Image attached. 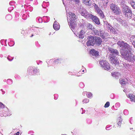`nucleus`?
Returning <instances> with one entry per match:
<instances>
[{"instance_id": "72a5a7b5", "label": "nucleus", "mask_w": 135, "mask_h": 135, "mask_svg": "<svg viewBox=\"0 0 135 135\" xmlns=\"http://www.w3.org/2000/svg\"><path fill=\"white\" fill-rule=\"evenodd\" d=\"M60 59H57L56 60L54 61V62L56 63H58L59 61H60Z\"/></svg>"}, {"instance_id": "6e6552de", "label": "nucleus", "mask_w": 135, "mask_h": 135, "mask_svg": "<svg viewBox=\"0 0 135 135\" xmlns=\"http://www.w3.org/2000/svg\"><path fill=\"white\" fill-rule=\"evenodd\" d=\"M93 32L95 35L100 36L103 38H104L105 32L103 30H97L96 29H95Z\"/></svg>"}, {"instance_id": "f03ea898", "label": "nucleus", "mask_w": 135, "mask_h": 135, "mask_svg": "<svg viewBox=\"0 0 135 135\" xmlns=\"http://www.w3.org/2000/svg\"><path fill=\"white\" fill-rule=\"evenodd\" d=\"M122 7V12L125 16L126 18L131 19L132 16V11L126 5H124Z\"/></svg>"}, {"instance_id": "6ab92c4d", "label": "nucleus", "mask_w": 135, "mask_h": 135, "mask_svg": "<svg viewBox=\"0 0 135 135\" xmlns=\"http://www.w3.org/2000/svg\"><path fill=\"white\" fill-rule=\"evenodd\" d=\"M130 40L132 44L133 45L134 47L135 48V36H131L130 38Z\"/></svg>"}, {"instance_id": "a878e982", "label": "nucleus", "mask_w": 135, "mask_h": 135, "mask_svg": "<svg viewBox=\"0 0 135 135\" xmlns=\"http://www.w3.org/2000/svg\"><path fill=\"white\" fill-rule=\"evenodd\" d=\"M120 83L123 86H124L127 83V81H125L124 79H120Z\"/></svg>"}, {"instance_id": "423d86ee", "label": "nucleus", "mask_w": 135, "mask_h": 135, "mask_svg": "<svg viewBox=\"0 0 135 135\" xmlns=\"http://www.w3.org/2000/svg\"><path fill=\"white\" fill-rule=\"evenodd\" d=\"M108 51L110 52L109 56H115L119 55V53L118 51L116 49H114L109 47L108 48Z\"/></svg>"}, {"instance_id": "cd10ccee", "label": "nucleus", "mask_w": 135, "mask_h": 135, "mask_svg": "<svg viewBox=\"0 0 135 135\" xmlns=\"http://www.w3.org/2000/svg\"><path fill=\"white\" fill-rule=\"evenodd\" d=\"M106 64H104V65L103 66V68H104V69L105 70H108L110 68V67H109V64L108 63V64L107 65Z\"/></svg>"}, {"instance_id": "1a4fd4ad", "label": "nucleus", "mask_w": 135, "mask_h": 135, "mask_svg": "<svg viewBox=\"0 0 135 135\" xmlns=\"http://www.w3.org/2000/svg\"><path fill=\"white\" fill-rule=\"evenodd\" d=\"M108 59L112 64L115 65L118 64H119V61L116 56H109Z\"/></svg>"}, {"instance_id": "c85d7f7f", "label": "nucleus", "mask_w": 135, "mask_h": 135, "mask_svg": "<svg viewBox=\"0 0 135 135\" xmlns=\"http://www.w3.org/2000/svg\"><path fill=\"white\" fill-rule=\"evenodd\" d=\"M89 100L87 99H85L83 100V103H87L89 102Z\"/></svg>"}, {"instance_id": "09e8293b", "label": "nucleus", "mask_w": 135, "mask_h": 135, "mask_svg": "<svg viewBox=\"0 0 135 135\" xmlns=\"http://www.w3.org/2000/svg\"><path fill=\"white\" fill-rule=\"evenodd\" d=\"M81 109H83V108H81Z\"/></svg>"}, {"instance_id": "9d476101", "label": "nucleus", "mask_w": 135, "mask_h": 135, "mask_svg": "<svg viewBox=\"0 0 135 135\" xmlns=\"http://www.w3.org/2000/svg\"><path fill=\"white\" fill-rule=\"evenodd\" d=\"M90 16L89 18H91L96 24L98 25L100 24V22L99 20L97 17L93 15L92 14Z\"/></svg>"}, {"instance_id": "8fccbe9b", "label": "nucleus", "mask_w": 135, "mask_h": 135, "mask_svg": "<svg viewBox=\"0 0 135 135\" xmlns=\"http://www.w3.org/2000/svg\"><path fill=\"white\" fill-rule=\"evenodd\" d=\"M29 70V69H28V70Z\"/></svg>"}, {"instance_id": "412c9836", "label": "nucleus", "mask_w": 135, "mask_h": 135, "mask_svg": "<svg viewBox=\"0 0 135 135\" xmlns=\"http://www.w3.org/2000/svg\"><path fill=\"white\" fill-rule=\"evenodd\" d=\"M105 64L107 65V64H108V62L105 60H102L99 62V64L100 65V66L103 68L104 65Z\"/></svg>"}, {"instance_id": "dca6fc26", "label": "nucleus", "mask_w": 135, "mask_h": 135, "mask_svg": "<svg viewBox=\"0 0 135 135\" xmlns=\"http://www.w3.org/2000/svg\"><path fill=\"white\" fill-rule=\"evenodd\" d=\"M53 28L56 30H58L60 28V26L59 23L55 21L53 24Z\"/></svg>"}, {"instance_id": "ddd939ff", "label": "nucleus", "mask_w": 135, "mask_h": 135, "mask_svg": "<svg viewBox=\"0 0 135 135\" xmlns=\"http://www.w3.org/2000/svg\"><path fill=\"white\" fill-rule=\"evenodd\" d=\"M68 14L69 16L67 18L68 20L69 19V21L76 20V16L75 14L70 12Z\"/></svg>"}, {"instance_id": "a18cd8bd", "label": "nucleus", "mask_w": 135, "mask_h": 135, "mask_svg": "<svg viewBox=\"0 0 135 135\" xmlns=\"http://www.w3.org/2000/svg\"><path fill=\"white\" fill-rule=\"evenodd\" d=\"M10 80V79H8V80H7V81H8V80Z\"/></svg>"}, {"instance_id": "c9c22d12", "label": "nucleus", "mask_w": 135, "mask_h": 135, "mask_svg": "<svg viewBox=\"0 0 135 135\" xmlns=\"http://www.w3.org/2000/svg\"><path fill=\"white\" fill-rule=\"evenodd\" d=\"M104 24L106 25V26H107V24L108 23V22L106 21H105V22H104Z\"/></svg>"}, {"instance_id": "bb28decb", "label": "nucleus", "mask_w": 135, "mask_h": 135, "mask_svg": "<svg viewBox=\"0 0 135 135\" xmlns=\"http://www.w3.org/2000/svg\"><path fill=\"white\" fill-rule=\"evenodd\" d=\"M93 6H94L95 11L96 12H97V11H98L100 9V8L95 3H94L93 4Z\"/></svg>"}, {"instance_id": "20e7f679", "label": "nucleus", "mask_w": 135, "mask_h": 135, "mask_svg": "<svg viewBox=\"0 0 135 135\" xmlns=\"http://www.w3.org/2000/svg\"><path fill=\"white\" fill-rule=\"evenodd\" d=\"M79 12L81 15L86 18H89L91 15L86 10L82 7H80L79 9Z\"/></svg>"}, {"instance_id": "5701e85b", "label": "nucleus", "mask_w": 135, "mask_h": 135, "mask_svg": "<svg viewBox=\"0 0 135 135\" xmlns=\"http://www.w3.org/2000/svg\"><path fill=\"white\" fill-rule=\"evenodd\" d=\"M87 27L88 29H90L93 30V31L95 29L94 28V26L90 23H88L87 24Z\"/></svg>"}, {"instance_id": "37998d69", "label": "nucleus", "mask_w": 135, "mask_h": 135, "mask_svg": "<svg viewBox=\"0 0 135 135\" xmlns=\"http://www.w3.org/2000/svg\"><path fill=\"white\" fill-rule=\"evenodd\" d=\"M33 36V35H32L31 36V37H32Z\"/></svg>"}, {"instance_id": "7ed1b4c3", "label": "nucleus", "mask_w": 135, "mask_h": 135, "mask_svg": "<svg viewBox=\"0 0 135 135\" xmlns=\"http://www.w3.org/2000/svg\"><path fill=\"white\" fill-rule=\"evenodd\" d=\"M110 8L115 15H119L120 14L121 11L119 7L116 4L112 3L110 5Z\"/></svg>"}, {"instance_id": "4be33fe9", "label": "nucleus", "mask_w": 135, "mask_h": 135, "mask_svg": "<svg viewBox=\"0 0 135 135\" xmlns=\"http://www.w3.org/2000/svg\"><path fill=\"white\" fill-rule=\"evenodd\" d=\"M128 96L130 98L131 101H135V96L134 95L131 94H129Z\"/></svg>"}, {"instance_id": "0eeeda50", "label": "nucleus", "mask_w": 135, "mask_h": 135, "mask_svg": "<svg viewBox=\"0 0 135 135\" xmlns=\"http://www.w3.org/2000/svg\"><path fill=\"white\" fill-rule=\"evenodd\" d=\"M88 40L86 44L88 46H93L94 44V36H89L88 37Z\"/></svg>"}, {"instance_id": "e433bc0d", "label": "nucleus", "mask_w": 135, "mask_h": 135, "mask_svg": "<svg viewBox=\"0 0 135 135\" xmlns=\"http://www.w3.org/2000/svg\"><path fill=\"white\" fill-rule=\"evenodd\" d=\"M108 128H109L108 127H106V129L107 130H109Z\"/></svg>"}, {"instance_id": "c03bdc74", "label": "nucleus", "mask_w": 135, "mask_h": 135, "mask_svg": "<svg viewBox=\"0 0 135 135\" xmlns=\"http://www.w3.org/2000/svg\"><path fill=\"white\" fill-rule=\"evenodd\" d=\"M85 92H83V94H85Z\"/></svg>"}, {"instance_id": "393cba45", "label": "nucleus", "mask_w": 135, "mask_h": 135, "mask_svg": "<svg viewBox=\"0 0 135 135\" xmlns=\"http://www.w3.org/2000/svg\"><path fill=\"white\" fill-rule=\"evenodd\" d=\"M122 121V119L121 117H119L117 120V124L118 126H120L121 124V122Z\"/></svg>"}, {"instance_id": "ea45409f", "label": "nucleus", "mask_w": 135, "mask_h": 135, "mask_svg": "<svg viewBox=\"0 0 135 135\" xmlns=\"http://www.w3.org/2000/svg\"><path fill=\"white\" fill-rule=\"evenodd\" d=\"M8 59L9 61H11V60H10V59L8 58Z\"/></svg>"}, {"instance_id": "4468645a", "label": "nucleus", "mask_w": 135, "mask_h": 135, "mask_svg": "<svg viewBox=\"0 0 135 135\" xmlns=\"http://www.w3.org/2000/svg\"><path fill=\"white\" fill-rule=\"evenodd\" d=\"M107 29L112 33H114L115 32V30L114 28L110 23H108L107 25Z\"/></svg>"}, {"instance_id": "79ce46f5", "label": "nucleus", "mask_w": 135, "mask_h": 135, "mask_svg": "<svg viewBox=\"0 0 135 135\" xmlns=\"http://www.w3.org/2000/svg\"><path fill=\"white\" fill-rule=\"evenodd\" d=\"M52 61V60H50V61Z\"/></svg>"}, {"instance_id": "2f4dec72", "label": "nucleus", "mask_w": 135, "mask_h": 135, "mask_svg": "<svg viewBox=\"0 0 135 135\" xmlns=\"http://www.w3.org/2000/svg\"><path fill=\"white\" fill-rule=\"evenodd\" d=\"M4 107V105L2 103L0 102V108H3Z\"/></svg>"}, {"instance_id": "4c0bfd02", "label": "nucleus", "mask_w": 135, "mask_h": 135, "mask_svg": "<svg viewBox=\"0 0 135 135\" xmlns=\"http://www.w3.org/2000/svg\"><path fill=\"white\" fill-rule=\"evenodd\" d=\"M45 17V16H44L43 17H43ZM45 17H46V18H49V17L47 16H46Z\"/></svg>"}, {"instance_id": "39448f33", "label": "nucleus", "mask_w": 135, "mask_h": 135, "mask_svg": "<svg viewBox=\"0 0 135 135\" xmlns=\"http://www.w3.org/2000/svg\"><path fill=\"white\" fill-rule=\"evenodd\" d=\"M118 45L122 47V49L120 50H129L131 47L129 45L126 43H125L123 41H118L117 43Z\"/></svg>"}, {"instance_id": "9b49d317", "label": "nucleus", "mask_w": 135, "mask_h": 135, "mask_svg": "<svg viewBox=\"0 0 135 135\" xmlns=\"http://www.w3.org/2000/svg\"><path fill=\"white\" fill-rule=\"evenodd\" d=\"M102 39L98 37H94V42L95 44L97 46H100L102 42Z\"/></svg>"}, {"instance_id": "2eb2a0df", "label": "nucleus", "mask_w": 135, "mask_h": 135, "mask_svg": "<svg viewBox=\"0 0 135 135\" xmlns=\"http://www.w3.org/2000/svg\"><path fill=\"white\" fill-rule=\"evenodd\" d=\"M90 52L93 56H94L95 57H97L99 56V52L95 50H91Z\"/></svg>"}, {"instance_id": "f3484780", "label": "nucleus", "mask_w": 135, "mask_h": 135, "mask_svg": "<svg viewBox=\"0 0 135 135\" xmlns=\"http://www.w3.org/2000/svg\"><path fill=\"white\" fill-rule=\"evenodd\" d=\"M86 5L88 6H90L92 4L91 0H81Z\"/></svg>"}, {"instance_id": "b1692460", "label": "nucleus", "mask_w": 135, "mask_h": 135, "mask_svg": "<svg viewBox=\"0 0 135 135\" xmlns=\"http://www.w3.org/2000/svg\"><path fill=\"white\" fill-rule=\"evenodd\" d=\"M112 75L114 77H115L116 78H117L119 76H120V74L118 72H114L112 73Z\"/></svg>"}, {"instance_id": "7c9ffc66", "label": "nucleus", "mask_w": 135, "mask_h": 135, "mask_svg": "<svg viewBox=\"0 0 135 135\" xmlns=\"http://www.w3.org/2000/svg\"><path fill=\"white\" fill-rule=\"evenodd\" d=\"M109 102H106L104 105V107L105 108H107L109 107Z\"/></svg>"}, {"instance_id": "de8ad7c7", "label": "nucleus", "mask_w": 135, "mask_h": 135, "mask_svg": "<svg viewBox=\"0 0 135 135\" xmlns=\"http://www.w3.org/2000/svg\"><path fill=\"white\" fill-rule=\"evenodd\" d=\"M83 71L84 72V70H83Z\"/></svg>"}, {"instance_id": "f8f14e48", "label": "nucleus", "mask_w": 135, "mask_h": 135, "mask_svg": "<svg viewBox=\"0 0 135 135\" xmlns=\"http://www.w3.org/2000/svg\"><path fill=\"white\" fill-rule=\"evenodd\" d=\"M69 26L70 28L72 30H74L76 27V20L69 21Z\"/></svg>"}, {"instance_id": "a19ab883", "label": "nucleus", "mask_w": 135, "mask_h": 135, "mask_svg": "<svg viewBox=\"0 0 135 135\" xmlns=\"http://www.w3.org/2000/svg\"><path fill=\"white\" fill-rule=\"evenodd\" d=\"M81 26H84L83 25V24H81Z\"/></svg>"}, {"instance_id": "aec40b11", "label": "nucleus", "mask_w": 135, "mask_h": 135, "mask_svg": "<svg viewBox=\"0 0 135 135\" xmlns=\"http://www.w3.org/2000/svg\"><path fill=\"white\" fill-rule=\"evenodd\" d=\"M101 18H103L104 17V15L103 13V11L101 9L96 12Z\"/></svg>"}, {"instance_id": "f704fd0d", "label": "nucleus", "mask_w": 135, "mask_h": 135, "mask_svg": "<svg viewBox=\"0 0 135 135\" xmlns=\"http://www.w3.org/2000/svg\"><path fill=\"white\" fill-rule=\"evenodd\" d=\"M74 1L76 2L77 4L79 3V0H73Z\"/></svg>"}, {"instance_id": "473e14b6", "label": "nucleus", "mask_w": 135, "mask_h": 135, "mask_svg": "<svg viewBox=\"0 0 135 135\" xmlns=\"http://www.w3.org/2000/svg\"><path fill=\"white\" fill-rule=\"evenodd\" d=\"M135 4V3L133 1H132L131 2V6L133 7Z\"/></svg>"}, {"instance_id": "49530a36", "label": "nucleus", "mask_w": 135, "mask_h": 135, "mask_svg": "<svg viewBox=\"0 0 135 135\" xmlns=\"http://www.w3.org/2000/svg\"><path fill=\"white\" fill-rule=\"evenodd\" d=\"M51 34V33H50L49 34V35H50Z\"/></svg>"}, {"instance_id": "f257e3e1", "label": "nucleus", "mask_w": 135, "mask_h": 135, "mask_svg": "<svg viewBox=\"0 0 135 135\" xmlns=\"http://www.w3.org/2000/svg\"><path fill=\"white\" fill-rule=\"evenodd\" d=\"M132 49L129 50H121L120 52L121 57L129 62H133L135 61V56L131 52Z\"/></svg>"}, {"instance_id": "58836bf2", "label": "nucleus", "mask_w": 135, "mask_h": 135, "mask_svg": "<svg viewBox=\"0 0 135 135\" xmlns=\"http://www.w3.org/2000/svg\"><path fill=\"white\" fill-rule=\"evenodd\" d=\"M133 8L135 9V4L134 5V6L132 7Z\"/></svg>"}, {"instance_id": "c756f323", "label": "nucleus", "mask_w": 135, "mask_h": 135, "mask_svg": "<svg viewBox=\"0 0 135 135\" xmlns=\"http://www.w3.org/2000/svg\"><path fill=\"white\" fill-rule=\"evenodd\" d=\"M86 95L88 98H91V97L92 96V95L91 94V93H88V94H86Z\"/></svg>"}, {"instance_id": "a211bd4d", "label": "nucleus", "mask_w": 135, "mask_h": 135, "mask_svg": "<svg viewBox=\"0 0 135 135\" xmlns=\"http://www.w3.org/2000/svg\"><path fill=\"white\" fill-rule=\"evenodd\" d=\"M85 32L83 30H81L80 33L78 34V36L79 38H83L84 36Z\"/></svg>"}]
</instances>
